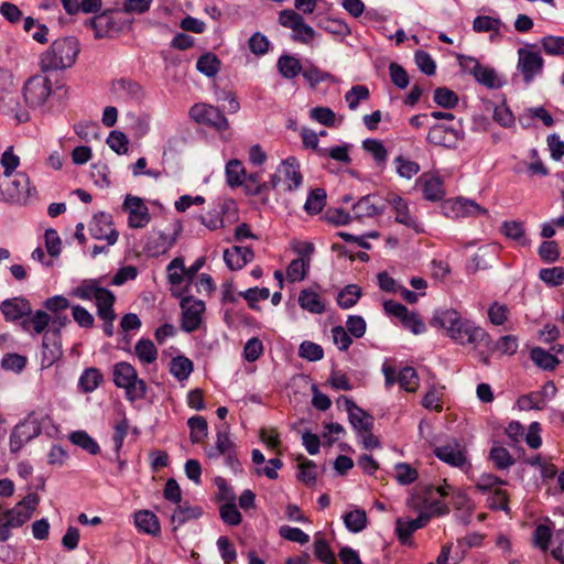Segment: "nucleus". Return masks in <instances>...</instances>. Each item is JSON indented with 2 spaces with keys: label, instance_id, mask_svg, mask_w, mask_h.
Returning a JSON list of instances; mask_svg holds the SVG:
<instances>
[{
  "label": "nucleus",
  "instance_id": "obj_63",
  "mask_svg": "<svg viewBox=\"0 0 564 564\" xmlns=\"http://www.w3.org/2000/svg\"><path fill=\"white\" fill-rule=\"evenodd\" d=\"M167 275L172 284H181L183 282L184 276H187V271L182 258H175L170 262L167 265Z\"/></svg>",
  "mask_w": 564,
  "mask_h": 564
},
{
  "label": "nucleus",
  "instance_id": "obj_20",
  "mask_svg": "<svg viewBox=\"0 0 564 564\" xmlns=\"http://www.w3.org/2000/svg\"><path fill=\"white\" fill-rule=\"evenodd\" d=\"M0 310L7 322H18L20 324L34 315L32 305L24 297H12L1 303Z\"/></svg>",
  "mask_w": 564,
  "mask_h": 564
},
{
  "label": "nucleus",
  "instance_id": "obj_14",
  "mask_svg": "<svg viewBox=\"0 0 564 564\" xmlns=\"http://www.w3.org/2000/svg\"><path fill=\"white\" fill-rule=\"evenodd\" d=\"M433 452L438 459L452 467L465 469L469 466L465 446L455 440L435 447Z\"/></svg>",
  "mask_w": 564,
  "mask_h": 564
},
{
  "label": "nucleus",
  "instance_id": "obj_23",
  "mask_svg": "<svg viewBox=\"0 0 564 564\" xmlns=\"http://www.w3.org/2000/svg\"><path fill=\"white\" fill-rule=\"evenodd\" d=\"M12 186L14 187L10 192V199L19 203L26 204L28 200L36 195V188L31 186L30 177L24 172H19L12 180Z\"/></svg>",
  "mask_w": 564,
  "mask_h": 564
},
{
  "label": "nucleus",
  "instance_id": "obj_59",
  "mask_svg": "<svg viewBox=\"0 0 564 564\" xmlns=\"http://www.w3.org/2000/svg\"><path fill=\"white\" fill-rule=\"evenodd\" d=\"M362 148L372 155L377 163L383 164L387 161L388 152L380 140L367 139L364 141Z\"/></svg>",
  "mask_w": 564,
  "mask_h": 564
},
{
  "label": "nucleus",
  "instance_id": "obj_34",
  "mask_svg": "<svg viewBox=\"0 0 564 564\" xmlns=\"http://www.w3.org/2000/svg\"><path fill=\"white\" fill-rule=\"evenodd\" d=\"M349 411V421L359 433L372 427V417L357 408L350 400L346 399Z\"/></svg>",
  "mask_w": 564,
  "mask_h": 564
},
{
  "label": "nucleus",
  "instance_id": "obj_64",
  "mask_svg": "<svg viewBox=\"0 0 564 564\" xmlns=\"http://www.w3.org/2000/svg\"><path fill=\"white\" fill-rule=\"evenodd\" d=\"M434 101L441 107L451 109L458 104V96L455 91L446 87H441L434 93Z\"/></svg>",
  "mask_w": 564,
  "mask_h": 564
},
{
  "label": "nucleus",
  "instance_id": "obj_22",
  "mask_svg": "<svg viewBox=\"0 0 564 564\" xmlns=\"http://www.w3.org/2000/svg\"><path fill=\"white\" fill-rule=\"evenodd\" d=\"M386 202L394 212L395 221L417 230L416 219L410 214L409 205L404 198L395 193H388Z\"/></svg>",
  "mask_w": 564,
  "mask_h": 564
},
{
  "label": "nucleus",
  "instance_id": "obj_54",
  "mask_svg": "<svg viewBox=\"0 0 564 564\" xmlns=\"http://www.w3.org/2000/svg\"><path fill=\"white\" fill-rule=\"evenodd\" d=\"M517 404L521 411L542 410L546 406L542 394L536 391L521 395Z\"/></svg>",
  "mask_w": 564,
  "mask_h": 564
},
{
  "label": "nucleus",
  "instance_id": "obj_35",
  "mask_svg": "<svg viewBox=\"0 0 564 564\" xmlns=\"http://www.w3.org/2000/svg\"><path fill=\"white\" fill-rule=\"evenodd\" d=\"M501 234H503L507 238H510L517 241L521 246H529L530 239L525 237V230L522 221L510 220L505 221L501 225Z\"/></svg>",
  "mask_w": 564,
  "mask_h": 564
},
{
  "label": "nucleus",
  "instance_id": "obj_8",
  "mask_svg": "<svg viewBox=\"0 0 564 564\" xmlns=\"http://www.w3.org/2000/svg\"><path fill=\"white\" fill-rule=\"evenodd\" d=\"M543 67L544 59L535 44L527 43L518 48L517 68L527 84L531 83L535 76L542 74Z\"/></svg>",
  "mask_w": 564,
  "mask_h": 564
},
{
  "label": "nucleus",
  "instance_id": "obj_49",
  "mask_svg": "<svg viewBox=\"0 0 564 564\" xmlns=\"http://www.w3.org/2000/svg\"><path fill=\"white\" fill-rule=\"evenodd\" d=\"M370 98V91L365 85H356L345 94V100L350 110H356L360 102Z\"/></svg>",
  "mask_w": 564,
  "mask_h": 564
},
{
  "label": "nucleus",
  "instance_id": "obj_3",
  "mask_svg": "<svg viewBox=\"0 0 564 564\" xmlns=\"http://www.w3.org/2000/svg\"><path fill=\"white\" fill-rule=\"evenodd\" d=\"M72 295L84 301L95 300L98 317L104 322V332L107 336H112L113 321L116 319L113 311L116 296L110 290L102 286L101 280H83L73 289Z\"/></svg>",
  "mask_w": 564,
  "mask_h": 564
},
{
  "label": "nucleus",
  "instance_id": "obj_10",
  "mask_svg": "<svg viewBox=\"0 0 564 564\" xmlns=\"http://www.w3.org/2000/svg\"><path fill=\"white\" fill-rule=\"evenodd\" d=\"M188 115L196 123L207 126L218 132H224L229 128V122L224 113L217 107L208 104H195Z\"/></svg>",
  "mask_w": 564,
  "mask_h": 564
},
{
  "label": "nucleus",
  "instance_id": "obj_41",
  "mask_svg": "<svg viewBox=\"0 0 564 564\" xmlns=\"http://www.w3.org/2000/svg\"><path fill=\"white\" fill-rule=\"evenodd\" d=\"M489 459L497 469H507L514 464L509 451L502 446L495 445L489 452Z\"/></svg>",
  "mask_w": 564,
  "mask_h": 564
},
{
  "label": "nucleus",
  "instance_id": "obj_25",
  "mask_svg": "<svg viewBox=\"0 0 564 564\" xmlns=\"http://www.w3.org/2000/svg\"><path fill=\"white\" fill-rule=\"evenodd\" d=\"M356 218H370L382 214L383 206L377 196L367 195L360 198L352 207Z\"/></svg>",
  "mask_w": 564,
  "mask_h": 564
},
{
  "label": "nucleus",
  "instance_id": "obj_32",
  "mask_svg": "<svg viewBox=\"0 0 564 564\" xmlns=\"http://www.w3.org/2000/svg\"><path fill=\"white\" fill-rule=\"evenodd\" d=\"M104 381V375L96 367L86 368L79 377L78 388L84 393H91Z\"/></svg>",
  "mask_w": 564,
  "mask_h": 564
},
{
  "label": "nucleus",
  "instance_id": "obj_24",
  "mask_svg": "<svg viewBox=\"0 0 564 564\" xmlns=\"http://www.w3.org/2000/svg\"><path fill=\"white\" fill-rule=\"evenodd\" d=\"M254 253L251 248L242 246H234L226 249L224 260L230 270H240L247 263L253 260Z\"/></svg>",
  "mask_w": 564,
  "mask_h": 564
},
{
  "label": "nucleus",
  "instance_id": "obj_15",
  "mask_svg": "<svg viewBox=\"0 0 564 564\" xmlns=\"http://www.w3.org/2000/svg\"><path fill=\"white\" fill-rule=\"evenodd\" d=\"M463 138L460 129L445 123H437L430 128L426 140L436 147L454 149Z\"/></svg>",
  "mask_w": 564,
  "mask_h": 564
},
{
  "label": "nucleus",
  "instance_id": "obj_43",
  "mask_svg": "<svg viewBox=\"0 0 564 564\" xmlns=\"http://www.w3.org/2000/svg\"><path fill=\"white\" fill-rule=\"evenodd\" d=\"M33 29L35 31L32 33V39L40 44H46L48 42V28L31 17L25 18L23 30L30 33Z\"/></svg>",
  "mask_w": 564,
  "mask_h": 564
},
{
  "label": "nucleus",
  "instance_id": "obj_36",
  "mask_svg": "<svg viewBox=\"0 0 564 564\" xmlns=\"http://www.w3.org/2000/svg\"><path fill=\"white\" fill-rule=\"evenodd\" d=\"M311 261L305 258H296L286 268V278L290 282L303 281L310 271Z\"/></svg>",
  "mask_w": 564,
  "mask_h": 564
},
{
  "label": "nucleus",
  "instance_id": "obj_47",
  "mask_svg": "<svg viewBox=\"0 0 564 564\" xmlns=\"http://www.w3.org/2000/svg\"><path fill=\"white\" fill-rule=\"evenodd\" d=\"M361 296V289L356 284L347 285L337 296V304L341 308L352 307Z\"/></svg>",
  "mask_w": 564,
  "mask_h": 564
},
{
  "label": "nucleus",
  "instance_id": "obj_61",
  "mask_svg": "<svg viewBox=\"0 0 564 564\" xmlns=\"http://www.w3.org/2000/svg\"><path fill=\"white\" fill-rule=\"evenodd\" d=\"M541 46L547 55H564V36L546 35L542 37Z\"/></svg>",
  "mask_w": 564,
  "mask_h": 564
},
{
  "label": "nucleus",
  "instance_id": "obj_62",
  "mask_svg": "<svg viewBox=\"0 0 564 564\" xmlns=\"http://www.w3.org/2000/svg\"><path fill=\"white\" fill-rule=\"evenodd\" d=\"M539 276L551 286H560L564 283V268L553 267L541 269Z\"/></svg>",
  "mask_w": 564,
  "mask_h": 564
},
{
  "label": "nucleus",
  "instance_id": "obj_58",
  "mask_svg": "<svg viewBox=\"0 0 564 564\" xmlns=\"http://www.w3.org/2000/svg\"><path fill=\"white\" fill-rule=\"evenodd\" d=\"M538 253L541 260L547 263L556 262L561 256L558 243L554 240L543 241L538 249Z\"/></svg>",
  "mask_w": 564,
  "mask_h": 564
},
{
  "label": "nucleus",
  "instance_id": "obj_1",
  "mask_svg": "<svg viewBox=\"0 0 564 564\" xmlns=\"http://www.w3.org/2000/svg\"><path fill=\"white\" fill-rule=\"evenodd\" d=\"M42 306L43 310L34 311V315L21 323V327L32 336L42 335L41 366L50 368L63 356L62 328L70 323L65 313L70 303L63 295H54L47 297Z\"/></svg>",
  "mask_w": 564,
  "mask_h": 564
},
{
  "label": "nucleus",
  "instance_id": "obj_2",
  "mask_svg": "<svg viewBox=\"0 0 564 564\" xmlns=\"http://www.w3.org/2000/svg\"><path fill=\"white\" fill-rule=\"evenodd\" d=\"M431 325L444 329L447 337L459 345H471L475 348L481 344L489 345L491 337L481 326L464 318L454 308L438 310L434 313Z\"/></svg>",
  "mask_w": 564,
  "mask_h": 564
},
{
  "label": "nucleus",
  "instance_id": "obj_44",
  "mask_svg": "<svg viewBox=\"0 0 564 564\" xmlns=\"http://www.w3.org/2000/svg\"><path fill=\"white\" fill-rule=\"evenodd\" d=\"M346 528L351 532H360L367 525V514L361 509H355L343 517Z\"/></svg>",
  "mask_w": 564,
  "mask_h": 564
},
{
  "label": "nucleus",
  "instance_id": "obj_16",
  "mask_svg": "<svg viewBox=\"0 0 564 564\" xmlns=\"http://www.w3.org/2000/svg\"><path fill=\"white\" fill-rule=\"evenodd\" d=\"M299 305L302 310L316 315H322L327 310V302L324 299V291L319 284H313L300 291Z\"/></svg>",
  "mask_w": 564,
  "mask_h": 564
},
{
  "label": "nucleus",
  "instance_id": "obj_56",
  "mask_svg": "<svg viewBox=\"0 0 564 564\" xmlns=\"http://www.w3.org/2000/svg\"><path fill=\"white\" fill-rule=\"evenodd\" d=\"M397 173L404 178H412L420 172V165L402 155L394 159Z\"/></svg>",
  "mask_w": 564,
  "mask_h": 564
},
{
  "label": "nucleus",
  "instance_id": "obj_17",
  "mask_svg": "<svg viewBox=\"0 0 564 564\" xmlns=\"http://www.w3.org/2000/svg\"><path fill=\"white\" fill-rule=\"evenodd\" d=\"M443 209L447 216L454 218L488 215V210L485 207L478 205L474 200L463 197L445 200Z\"/></svg>",
  "mask_w": 564,
  "mask_h": 564
},
{
  "label": "nucleus",
  "instance_id": "obj_55",
  "mask_svg": "<svg viewBox=\"0 0 564 564\" xmlns=\"http://www.w3.org/2000/svg\"><path fill=\"white\" fill-rule=\"evenodd\" d=\"M219 66L220 61L215 54L212 53H207L200 56L196 64L197 69L209 77L218 73Z\"/></svg>",
  "mask_w": 564,
  "mask_h": 564
},
{
  "label": "nucleus",
  "instance_id": "obj_21",
  "mask_svg": "<svg viewBox=\"0 0 564 564\" xmlns=\"http://www.w3.org/2000/svg\"><path fill=\"white\" fill-rule=\"evenodd\" d=\"M176 232L167 234L160 230H152L148 237L144 250L151 257H159L169 252L176 243Z\"/></svg>",
  "mask_w": 564,
  "mask_h": 564
},
{
  "label": "nucleus",
  "instance_id": "obj_18",
  "mask_svg": "<svg viewBox=\"0 0 564 564\" xmlns=\"http://www.w3.org/2000/svg\"><path fill=\"white\" fill-rule=\"evenodd\" d=\"M122 208L128 213L130 228H144L151 220L149 208L140 197L127 195Z\"/></svg>",
  "mask_w": 564,
  "mask_h": 564
},
{
  "label": "nucleus",
  "instance_id": "obj_57",
  "mask_svg": "<svg viewBox=\"0 0 564 564\" xmlns=\"http://www.w3.org/2000/svg\"><path fill=\"white\" fill-rule=\"evenodd\" d=\"M299 469H300V479L306 485L314 484L316 481V465L313 460L305 458L300 455L297 457Z\"/></svg>",
  "mask_w": 564,
  "mask_h": 564
},
{
  "label": "nucleus",
  "instance_id": "obj_26",
  "mask_svg": "<svg viewBox=\"0 0 564 564\" xmlns=\"http://www.w3.org/2000/svg\"><path fill=\"white\" fill-rule=\"evenodd\" d=\"M419 182L422 184L424 198L436 202L443 199L445 195L444 184L440 176L434 174H423Z\"/></svg>",
  "mask_w": 564,
  "mask_h": 564
},
{
  "label": "nucleus",
  "instance_id": "obj_46",
  "mask_svg": "<svg viewBox=\"0 0 564 564\" xmlns=\"http://www.w3.org/2000/svg\"><path fill=\"white\" fill-rule=\"evenodd\" d=\"M326 203V193L323 188H315L305 202L304 209L310 215H316L322 212Z\"/></svg>",
  "mask_w": 564,
  "mask_h": 564
},
{
  "label": "nucleus",
  "instance_id": "obj_53",
  "mask_svg": "<svg viewBox=\"0 0 564 564\" xmlns=\"http://www.w3.org/2000/svg\"><path fill=\"white\" fill-rule=\"evenodd\" d=\"M69 440L73 444L82 447L89 454L96 455L100 451L97 442L84 431H76L72 433Z\"/></svg>",
  "mask_w": 564,
  "mask_h": 564
},
{
  "label": "nucleus",
  "instance_id": "obj_9",
  "mask_svg": "<svg viewBox=\"0 0 564 564\" xmlns=\"http://www.w3.org/2000/svg\"><path fill=\"white\" fill-rule=\"evenodd\" d=\"M52 94L51 79L45 75L30 77L23 86V97L31 108L42 107Z\"/></svg>",
  "mask_w": 564,
  "mask_h": 564
},
{
  "label": "nucleus",
  "instance_id": "obj_40",
  "mask_svg": "<svg viewBox=\"0 0 564 564\" xmlns=\"http://www.w3.org/2000/svg\"><path fill=\"white\" fill-rule=\"evenodd\" d=\"M532 361L544 370H554L558 365V359L543 348L535 347L530 352Z\"/></svg>",
  "mask_w": 564,
  "mask_h": 564
},
{
  "label": "nucleus",
  "instance_id": "obj_30",
  "mask_svg": "<svg viewBox=\"0 0 564 564\" xmlns=\"http://www.w3.org/2000/svg\"><path fill=\"white\" fill-rule=\"evenodd\" d=\"M202 514L203 509L199 506L189 505L187 501L177 503L171 518L172 523L175 524L174 530L187 521L198 519Z\"/></svg>",
  "mask_w": 564,
  "mask_h": 564
},
{
  "label": "nucleus",
  "instance_id": "obj_31",
  "mask_svg": "<svg viewBox=\"0 0 564 564\" xmlns=\"http://www.w3.org/2000/svg\"><path fill=\"white\" fill-rule=\"evenodd\" d=\"M276 67L281 76L285 79H294L303 72V66L299 58L283 54L279 57Z\"/></svg>",
  "mask_w": 564,
  "mask_h": 564
},
{
  "label": "nucleus",
  "instance_id": "obj_19",
  "mask_svg": "<svg viewBox=\"0 0 564 564\" xmlns=\"http://www.w3.org/2000/svg\"><path fill=\"white\" fill-rule=\"evenodd\" d=\"M89 232L97 240H106L113 245L118 240V231L113 228L112 217L107 213H98L89 224Z\"/></svg>",
  "mask_w": 564,
  "mask_h": 564
},
{
  "label": "nucleus",
  "instance_id": "obj_4",
  "mask_svg": "<svg viewBox=\"0 0 564 564\" xmlns=\"http://www.w3.org/2000/svg\"><path fill=\"white\" fill-rule=\"evenodd\" d=\"M79 51V43L76 37H59L41 55V69L56 70L68 68L75 64Z\"/></svg>",
  "mask_w": 564,
  "mask_h": 564
},
{
  "label": "nucleus",
  "instance_id": "obj_33",
  "mask_svg": "<svg viewBox=\"0 0 564 564\" xmlns=\"http://www.w3.org/2000/svg\"><path fill=\"white\" fill-rule=\"evenodd\" d=\"M246 194L251 196L268 195L271 188L270 182H263L259 172L246 174L243 184Z\"/></svg>",
  "mask_w": 564,
  "mask_h": 564
},
{
  "label": "nucleus",
  "instance_id": "obj_45",
  "mask_svg": "<svg viewBox=\"0 0 564 564\" xmlns=\"http://www.w3.org/2000/svg\"><path fill=\"white\" fill-rule=\"evenodd\" d=\"M314 554L325 564H336L337 560L335 553L332 551L328 542L321 535L315 536Z\"/></svg>",
  "mask_w": 564,
  "mask_h": 564
},
{
  "label": "nucleus",
  "instance_id": "obj_7",
  "mask_svg": "<svg viewBox=\"0 0 564 564\" xmlns=\"http://www.w3.org/2000/svg\"><path fill=\"white\" fill-rule=\"evenodd\" d=\"M303 183L300 163L294 156L281 162L276 172L271 176V188H282L284 192L297 189Z\"/></svg>",
  "mask_w": 564,
  "mask_h": 564
},
{
  "label": "nucleus",
  "instance_id": "obj_37",
  "mask_svg": "<svg viewBox=\"0 0 564 564\" xmlns=\"http://www.w3.org/2000/svg\"><path fill=\"white\" fill-rule=\"evenodd\" d=\"M189 427V438L194 444H199L205 441L208 434V425L205 417L196 415L187 421Z\"/></svg>",
  "mask_w": 564,
  "mask_h": 564
},
{
  "label": "nucleus",
  "instance_id": "obj_12",
  "mask_svg": "<svg viewBox=\"0 0 564 564\" xmlns=\"http://www.w3.org/2000/svg\"><path fill=\"white\" fill-rule=\"evenodd\" d=\"M182 329L187 333L197 330L203 322L205 303L193 296H186L181 301Z\"/></svg>",
  "mask_w": 564,
  "mask_h": 564
},
{
  "label": "nucleus",
  "instance_id": "obj_48",
  "mask_svg": "<svg viewBox=\"0 0 564 564\" xmlns=\"http://www.w3.org/2000/svg\"><path fill=\"white\" fill-rule=\"evenodd\" d=\"M170 371L180 381L185 380L193 371V362L184 356L175 357L171 361Z\"/></svg>",
  "mask_w": 564,
  "mask_h": 564
},
{
  "label": "nucleus",
  "instance_id": "obj_11",
  "mask_svg": "<svg viewBox=\"0 0 564 564\" xmlns=\"http://www.w3.org/2000/svg\"><path fill=\"white\" fill-rule=\"evenodd\" d=\"M382 372L387 388H391L397 381L400 387L408 392H415L420 387V378L412 367L402 368L397 376L395 369L384 364L382 366Z\"/></svg>",
  "mask_w": 564,
  "mask_h": 564
},
{
  "label": "nucleus",
  "instance_id": "obj_5",
  "mask_svg": "<svg viewBox=\"0 0 564 564\" xmlns=\"http://www.w3.org/2000/svg\"><path fill=\"white\" fill-rule=\"evenodd\" d=\"M451 489L452 487L446 482L436 487H427L422 494L413 496L410 505L422 514H427L429 520L433 517L446 514L449 508L444 498L449 495Z\"/></svg>",
  "mask_w": 564,
  "mask_h": 564
},
{
  "label": "nucleus",
  "instance_id": "obj_51",
  "mask_svg": "<svg viewBox=\"0 0 564 564\" xmlns=\"http://www.w3.org/2000/svg\"><path fill=\"white\" fill-rule=\"evenodd\" d=\"M487 313H488L489 322L495 326L505 325L509 321V317H510V308L508 307V305L499 303V302H494L488 307Z\"/></svg>",
  "mask_w": 564,
  "mask_h": 564
},
{
  "label": "nucleus",
  "instance_id": "obj_13",
  "mask_svg": "<svg viewBox=\"0 0 564 564\" xmlns=\"http://www.w3.org/2000/svg\"><path fill=\"white\" fill-rule=\"evenodd\" d=\"M41 433V425L36 417L29 415L23 422L18 424L10 435V449L12 453L19 452L24 444Z\"/></svg>",
  "mask_w": 564,
  "mask_h": 564
},
{
  "label": "nucleus",
  "instance_id": "obj_29",
  "mask_svg": "<svg viewBox=\"0 0 564 564\" xmlns=\"http://www.w3.org/2000/svg\"><path fill=\"white\" fill-rule=\"evenodd\" d=\"M225 456L228 464L232 465L235 460V445L229 438L227 432L218 431L215 448L208 452V457Z\"/></svg>",
  "mask_w": 564,
  "mask_h": 564
},
{
  "label": "nucleus",
  "instance_id": "obj_39",
  "mask_svg": "<svg viewBox=\"0 0 564 564\" xmlns=\"http://www.w3.org/2000/svg\"><path fill=\"white\" fill-rule=\"evenodd\" d=\"M473 76L479 84H481L488 88H498L501 86V82H500L496 70L494 68L485 66L480 63L476 67V70L473 74Z\"/></svg>",
  "mask_w": 564,
  "mask_h": 564
},
{
  "label": "nucleus",
  "instance_id": "obj_6",
  "mask_svg": "<svg viewBox=\"0 0 564 564\" xmlns=\"http://www.w3.org/2000/svg\"><path fill=\"white\" fill-rule=\"evenodd\" d=\"M113 383L123 389L128 401L142 400L147 394V383L138 377L135 368L126 361L117 362L112 370Z\"/></svg>",
  "mask_w": 564,
  "mask_h": 564
},
{
  "label": "nucleus",
  "instance_id": "obj_50",
  "mask_svg": "<svg viewBox=\"0 0 564 564\" xmlns=\"http://www.w3.org/2000/svg\"><path fill=\"white\" fill-rule=\"evenodd\" d=\"M502 26H505V24L501 20L489 15H479L473 22V30L477 33L496 32V34H498V31L501 30Z\"/></svg>",
  "mask_w": 564,
  "mask_h": 564
},
{
  "label": "nucleus",
  "instance_id": "obj_38",
  "mask_svg": "<svg viewBox=\"0 0 564 564\" xmlns=\"http://www.w3.org/2000/svg\"><path fill=\"white\" fill-rule=\"evenodd\" d=\"M246 169L241 161L230 160L226 165L227 183L230 187H238L243 184L246 177Z\"/></svg>",
  "mask_w": 564,
  "mask_h": 564
},
{
  "label": "nucleus",
  "instance_id": "obj_52",
  "mask_svg": "<svg viewBox=\"0 0 564 564\" xmlns=\"http://www.w3.org/2000/svg\"><path fill=\"white\" fill-rule=\"evenodd\" d=\"M93 29L95 30L96 37L107 36L115 30V23L111 13H102L95 17L91 21Z\"/></svg>",
  "mask_w": 564,
  "mask_h": 564
},
{
  "label": "nucleus",
  "instance_id": "obj_60",
  "mask_svg": "<svg viewBox=\"0 0 564 564\" xmlns=\"http://www.w3.org/2000/svg\"><path fill=\"white\" fill-rule=\"evenodd\" d=\"M260 440L269 449L273 451L276 455H281V440L276 429L262 427L260 430Z\"/></svg>",
  "mask_w": 564,
  "mask_h": 564
},
{
  "label": "nucleus",
  "instance_id": "obj_27",
  "mask_svg": "<svg viewBox=\"0 0 564 564\" xmlns=\"http://www.w3.org/2000/svg\"><path fill=\"white\" fill-rule=\"evenodd\" d=\"M429 522V516L421 512L415 519L399 518L395 523L399 540L405 542L416 530L424 528Z\"/></svg>",
  "mask_w": 564,
  "mask_h": 564
},
{
  "label": "nucleus",
  "instance_id": "obj_28",
  "mask_svg": "<svg viewBox=\"0 0 564 564\" xmlns=\"http://www.w3.org/2000/svg\"><path fill=\"white\" fill-rule=\"evenodd\" d=\"M134 524L140 532L158 536L161 525L158 517L149 510H140L134 513Z\"/></svg>",
  "mask_w": 564,
  "mask_h": 564
},
{
  "label": "nucleus",
  "instance_id": "obj_42",
  "mask_svg": "<svg viewBox=\"0 0 564 564\" xmlns=\"http://www.w3.org/2000/svg\"><path fill=\"white\" fill-rule=\"evenodd\" d=\"M134 350L142 364H152L158 358V349L150 339H140L135 344Z\"/></svg>",
  "mask_w": 564,
  "mask_h": 564
}]
</instances>
